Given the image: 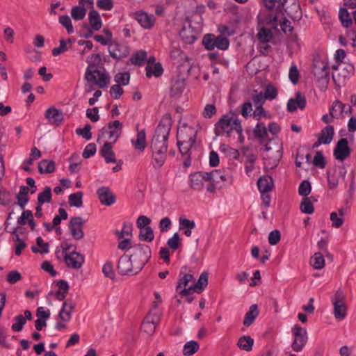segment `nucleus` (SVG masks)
Wrapping results in <instances>:
<instances>
[{"label":"nucleus","mask_w":356,"mask_h":356,"mask_svg":"<svg viewBox=\"0 0 356 356\" xmlns=\"http://www.w3.org/2000/svg\"><path fill=\"white\" fill-rule=\"evenodd\" d=\"M227 178L224 172L213 170L210 172H196L191 173L188 177V184L191 189L200 191L206 188L210 193H216L221 189Z\"/></svg>","instance_id":"f257e3e1"},{"label":"nucleus","mask_w":356,"mask_h":356,"mask_svg":"<svg viewBox=\"0 0 356 356\" xmlns=\"http://www.w3.org/2000/svg\"><path fill=\"white\" fill-rule=\"evenodd\" d=\"M196 135L195 129L186 124L178 127L177 144L182 156L199 154V145L195 140Z\"/></svg>","instance_id":"f03ea898"},{"label":"nucleus","mask_w":356,"mask_h":356,"mask_svg":"<svg viewBox=\"0 0 356 356\" xmlns=\"http://www.w3.org/2000/svg\"><path fill=\"white\" fill-rule=\"evenodd\" d=\"M286 1L287 0H263L268 12L259 15L260 22L274 30H279L278 20L284 15V6Z\"/></svg>","instance_id":"7ed1b4c3"},{"label":"nucleus","mask_w":356,"mask_h":356,"mask_svg":"<svg viewBox=\"0 0 356 356\" xmlns=\"http://www.w3.org/2000/svg\"><path fill=\"white\" fill-rule=\"evenodd\" d=\"M101 61L99 54H92L87 58L89 65L86 71L85 78L87 81L97 84L99 88H103L109 83V76L104 69L99 70L96 65Z\"/></svg>","instance_id":"20e7f679"},{"label":"nucleus","mask_w":356,"mask_h":356,"mask_svg":"<svg viewBox=\"0 0 356 356\" xmlns=\"http://www.w3.org/2000/svg\"><path fill=\"white\" fill-rule=\"evenodd\" d=\"M233 132L238 135L241 141L243 128L241 121L234 113H227L222 115L215 126V133L217 136L226 135L229 137Z\"/></svg>","instance_id":"39448f33"},{"label":"nucleus","mask_w":356,"mask_h":356,"mask_svg":"<svg viewBox=\"0 0 356 356\" xmlns=\"http://www.w3.org/2000/svg\"><path fill=\"white\" fill-rule=\"evenodd\" d=\"M170 130L169 126L161 124H159L150 145L152 154H163L167 152V140Z\"/></svg>","instance_id":"423d86ee"},{"label":"nucleus","mask_w":356,"mask_h":356,"mask_svg":"<svg viewBox=\"0 0 356 356\" xmlns=\"http://www.w3.org/2000/svg\"><path fill=\"white\" fill-rule=\"evenodd\" d=\"M134 266V273H138L151 257V249L147 245L138 244L132 247L130 255Z\"/></svg>","instance_id":"0eeeda50"},{"label":"nucleus","mask_w":356,"mask_h":356,"mask_svg":"<svg viewBox=\"0 0 356 356\" xmlns=\"http://www.w3.org/2000/svg\"><path fill=\"white\" fill-rule=\"evenodd\" d=\"M206 49L212 51L215 48L220 50H227L229 46V40L222 35H215L212 33L206 34L202 41Z\"/></svg>","instance_id":"6e6552de"},{"label":"nucleus","mask_w":356,"mask_h":356,"mask_svg":"<svg viewBox=\"0 0 356 356\" xmlns=\"http://www.w3.org/2000/svg\"><path fill=\"white\" fill-rule=\"evenodd\" d=\"M122 127V124L119 120H115L113 122L108 123L106 127L101 129L97 142L101 143V140L106 138L107 140L115 143L121 134Z\"/></svg>","instance_id":"1a4fd4ad"},{"label":"nucleus","mask_w":356,"mask_h":356,"mask_svg":"<svg viewBox=\"0 0 356 356\" xmlns=\"http://www.w3.org/2000/svg\"><path fill=\"white\" fill-rule=\"evenodd\" d=\"M346 295L341 290H337L333 297L332 302L334 306V316L337 320L341 321L347 315V306L345 302Z\"/></svg>","instance_id":"9d476101"},{"label":"nucleus","mask_w":356,"mask_h":356,"mask_svg":"<svg viewBox=\"0 0 356 356\" xmlns=\"http://www.w3.org/2000/svg\"><path fill=\"white\" fill-rule=\"evenodd\" d=\"M292 333L294 337V340L291 344V348L295 352H300L307 342L308 337L307 330L301 327L298 325H295L292 328Z\"/></svg>","instance_id":"9b49d317"},{"label":"nucleus","mask_w":356,"mask_h":356,"mask_svg":"<svg viewBox=\"0 0 356 356\" xmlns=\"http://www.w3.org/2000/svg\"><path fill=\"white\" fill-rule=\"evenodd\" d=\"M160 322V316L156 312H149L141 324V331L148 335H152Z\"/></svg>","instance_id":"f8f14e48"},{"label":"nucleus","mask_w":356,"mask_h":356,"mask_svg":"<svg viewBox=\"0 0 356 356\" xmlns=\"http://www.w3.org/2000/svg\"><path fill=\"white\" fill-rule=\"evenodd\" d=\"M312 72L318 81H321L323 83H327L330 69L326 63L323 60H315Z\"/></svg>","instance_id":"ddd939ff"},{"label":"nucleus","mask_w":356,"mask_h":356,"mask_svg":"<svg viewBox=\"0 0 356 356\" xmlns=\"http://www.w3.org/2000/svg\"><path fill=\"white\" fill-rule=\"evenodd\" d=\"M84 223L85 220L80 216L71 218L68 227L74 239L81 240L83 238V225Z\"/></svg>","instance_id":"4468645a"},{"label":"nucleus","mask_w":356,"mask_h":356,"mask_svg":"<svg viewBox=\"0 0 356 356\" xmlns=\"http://www.w3.org/2000/svg\"><path fill=\"white\" fill-rule=\"evenodd\" d=\"M131 16L143 28L145 29H151L156 21V18L154 15L148 14L143 10H138L133 13Z\"/></svg>","instance_id":"2eb2a0df"},{"label":"nucleus","mask_w":356,"mask_h":356,"mask_svg":"<svg viewBox=\"0 0 356 356\" xmlns=\"http://www.w3.org/2000/svg\"><path fill=\"white\" fill-rule=\"evenodd\" d=\"M63 259L66 266L72 269H79L83 264L85 259L83 255L74 250L69 254H65Z\"/></svg>","instance_id":"dca6fc26"},{"label":"nucleus","mask_w":356,"mask_h":356,"mask_svg":"<svg viewBox=\"0 0 356 356\" xmlns=\"http://www.w3.org/2000/svg\"><path fill=\"white\" fill-rule=\"evenodd\" d=\"M118 273L121 275H127L129 273H134V266L130 256L124 254L118 260L117 265Z\"/></svg>","instance_id":"f3484780"},{"label":"nucleus","mask_w":356,"mask_h":356,"mask_svg":"<svg viewBox=\"0 0 356 356\" xmlns=\"http://www.w3.org/2000/svg\"><path fill=\"white\" fill-rule=\"evenodd\" d=\"M334 134V127L331 125L326 126L321 130L318 140L312 145V148H317L321 144H329L332 141Z\"/></svg>","instance_id":"a211bd4d"},{"label":"nucleus","mask_w":356,"mask_h":356,"mask_svg":"<svg viewBox=\"0 0 356 356\" xmlns=\"http://www.w3.org/2000/svg\"><path fill=\"white\" fill-rule=\"evenodd\" d=\"M199 31L193 28L190 24L184 25L179 32V35L186 44H192L197 38Z\"/></svg>","instance_id":"6ab92c4d"},{"label":"nucleus","mask_w":356,"mask_h":356,"mask_svg":"<svg viewBox=\"0 0 356 356\" xmlns=\"http://www.w3.org/2000/svg\"><path fill=\"white\" fill-rule=\"evenodd\" d=\"M307 104L306 97L300 92H297L295 98H291L286 105L288 111L292 113L300 108L302 110L305 108Z\"/></svg>","instance_id":"aec40b11"},{"label":"nucleus","mask_w":356,"mask_h":356,"mask_svg":"<svg viewBox=\"0 0 356 356\" xmlns=\"http://www.w3.org/2000/svg\"><path fill=\"white\" fill-rule=\"evenodd\" d=\"M76 303L71 299L65 300L58 314V318L63 322H68L72 318V313L75 309Z\"/></svg>","instance_id":"412c9836"},{"label":"nucleus","mask_w":356,"mask_h":356,"mask_svg":"<svg viewBox=\"0 0 356 356\" xmlns=\"http://www.w3.org/2000/svg\"><path fill=\"white\" fill-rule=\"evenodd\" d=\"M97 193L100 202L104 205L110 206L115 202V196L108 187H100Z\"/></svg>","instance_id":"4be33fe9"},{"label":"nucleus","mask_w":356,"mask_h":356,"mask_svg":"<svg viewBox=\"0 0 356 356\" xmlns=\"http://www.w3.org/2000/svg\"><path fill=\"white\" fill-rule=\"evenodd\" d=\"M45 118L50 124L56 126L60 124L64 119L63 112L54 107H51L46 111Z\"/></svg>","instance_id":"5701e85b"},{"label":"nucleus","mask_w":356,"mask_h":356,"mask_svg":"<svg viewBox=\"0 0 356 356\" xmlns=\"http://www.w3.org/2000/svg\"><path fill=\"white\" fill-rule=\"evenodd\" d=\"M333 69L336 70L332 74V78L334 81H337V76L339 79L340 76L346 78L354 72V66L351 64H343L339 67L333 66Z\"/></svg>","instance_id":"b1692460"},{"label":"nucleus","mask_w":356,"mask_h":356,"mask_svg":"<svg viewBox=\"0 0 356 356\" xmlns=\"http://www.w3.org/2000/svg\"><path fill=\"white\" fill-rule=\"evenodd\" d=\"M110 56L115 59H121L126 57L129 51L128 48L122 44H115L109 47Z\"/></svg>","instance_id":"393cba45"},{"label":"nucleus","mask_w":356,"mask_h":356,"mask_svg":"<svg viewBox=\"0 0 356 356\" xmlns=\"http://www.w3.org/2000/svg\"><path fill=\"white\" fill-rule=\"evenodd\" d=\"M351 154V149L348 146L347 138H341L336 145L334 149V156H349Z\"/></svg>","instance_id":"a878e982"},{"label":"nucleus","mask_w":356,"mask_h":356,"mask_svg":"<svg viewBox=\"0 0 356 356\" xmlns=\"http://www.w3.org/2000/svg\"><path fill=\"white\" fill-rule=\"evenodd\" d=\"M346 107L347 104H343L339 100H336L332 103L330 108V111L332 116L337 119H339L344 117V113H347V111H346Z\"/></svg>","instance_id":"bb28decb"},{"label":"nucleus","mask_w":356,"mask_h":356,"mask_svg":"<svg viewBox=\"0 0 356 356\" xmlns=\"http://www.w3.org/2000/svg\"><path fill=\"white\" fill-rule=\"evenodd\" d=\"M258 189L260 192H269L274 188L273 179L270 176L261 177L257 181Z\"/></svg>","instance_id":"cd10ccee"},{"label":"nucleus","mask_w":356,"mask_h":356,"mask_svg":"<svg viewBox=\"0 0 356 356\" xmlns=\"http://www.w3.org/2000/svg\"><path fill=\"white\" fill-rule=\"evenodd\" d=\"M131 143L136 150L142 152L147 146L145 130L138 131L136 139H132Z\"/></svg>","instance_id":"c85d7f7f"},{"label":"nucleus","mask_w":356,"mask_h":356,"mask_svg":"<svg viewBox=\"0 0 356 356\" xmlns=\"http://www.w3.org/2000/svg\"><path fill=\"white\" fill-rule=\"evenodd\" d=\"M259 311L257 305H252L250 307L249 311L245 314L243 324L245 327L251 325L256 318L259 316Z\"/></svg>","instance_id":"c756f323"},{"label":"nucleus","mask_w":356,"mask_h":356,"mask_svg":"<svg viewBox=\"0 0 356 356\" xmlns=\"http://www.w3.org/2000/svg\"><path fill=\"white\" fill-rule=\"evenodd\" d=\"M30 189L28 186H22L19 188V192L17 194L16 198L17 200V204L22 209H24L26 204L29 200L28 193Z\"/></svg>","instance_id":"7c9ffc66"},{"label":"nucleus","mask_w":356,"mask_h":356,"mask_svg":"<svg viewBox=\"0 0 356 356\" xmlns=\"http://www.w3.org/2000/svg\"><path fill=\"white\" fill-rule=\"evenodd\" d=\"M317 200L311 196L310 197H303L300 205V211L304 213L312 214L314 211V207L312 202H316Z\"/></svg>","instance_id":"2f4dec72"},{"label":"nucleus","mask_w":356,"mask_h":356,"mask_svg":"<svg viewBox=\"0 0 356 356\" xmlns=\"http://www.w3.org/2000/svg\"><path fill=\"white\" fill-rule=\"evenodd\" d=\"M88 19L90 27L94 31L101 29L102 23L99 14L95 10H91L88 14Z\"/></svg>","instance_id":"473e14b6"},{"label":"nucleus","mask_w":356,"mask_h":356,"mask_svg":"<svg viewBox=\"0 0 356 356\" xmlns=\"http://www.w3.org/2000/svg\"><path fill=\"white\" fill-rule=\"evenodd\" d=\"M38 170L40 173H51L55 170V163L51 160L44 159L38 163Z\"/></svg>","instance_id":"72a5a7b5"},{"label":"nucleus","mask_w":356,"mask_h":356,"mask_svg":"<svg viewBox=\"0 0 356 356\" xmlns=\"http://www.w3.org/2000/svg\"><path fill=\"white\" fill-rule=\"evenodd\" d=\"M146 76L147 77H151L152 76H154L156 77L160 76L163 72V69L161 63H157L154 65H147L146 67Z\"/></svg>","instance_id":"f704fd0d"},{"label":"nucleus","mask_w":356,"mask_h":356,"mask_svg":"<svg viewBox=\"0 0 356 356\" xmlns=\"http://www.w3.org/2000/svg\"><path fill=\"white\" fill-rule=\"evenodd\" d=\"M180 229H186L184 234L186 236H191L192 234V229L195 227V223L193 220H190L187 218H180L179 220Z\"/></svg>","instance_id":"c9c22d12"},{"label":"nucleus","mask_w":356,"mask_h":356,"mask_svg":"<svg viewBox=\"0 0 356 356\" xmlns=\"http://www.w3.org/2000/svg\"><path fill=\"white\" fill-rule=\"evenodd\" d=\"M254 340L250 336L241 337L238 341V347L243 350L250 351L252 350Z\"/></svg>","instance_id":"e433bc0d"},{"label":"nucleus","mask_w":356,"mask_h":356,"mask_svg":"<svg viewBox=\"0 0 356 356\" xmlns=\"http://www.w3.org/2000/svg\"><path fill=\"white\" fill-rule=\"evenodd\" d=\"M209 274L207 272H203L200 275L198 280L193 285L197 289V293H200L207 287L208 284Z\"/></svg>","instance_id":"4c0bfd02"},{"label":"nucleus","mask_w":356,"mask_h":356,"mask_svg":"<svg viewBox=\"0 0 356 356\" xmlns=\"http://www.w3.org/2000/svg\"><path fill=\"white\" fill-rule=\"evenodd\" d=\"M339 19H340L342 25L344 27L348 28L352 25L353 20L347 10V9H346L344 8H340L339 12Z\"/></svg>","instance_id":"58836bf2"},{"label":"nucleus","mask_w":356,"mask_h":356,"mask_svg":"<svg viewBox=\"0 0 356 356\" xmlns=\"http://www.w3.org/2000/svg\"><path fill=\"white\" fill-rule=\"evenodd\" d=\"M170 55L172 59L177 62L185 58L183 51L179 48L177 42L172 43V49Z\"/></svg>","instance_id":"ea45409f"},{"label":"nucleus","mask_w":356,"mask_h":356,"mask_svg":"<svg viewBox=\"0 0 356 356\" xmlns=\"http://www.w3.org/2000/svg\"><path fill=\"white\" fill-rule=\"evenodd\" d=\"M200 348L199 343L195 341L187 342L184 346L183 353L184 355L191 356L195 354Z\"/></svg>","instance_id":"a19ab883"},{"label":"nucleus","mask_w":356,"mask_h":356,"mask_svg":"<svg viewBox=\"0 0 356 356\" xmlns=\"http://www.w3.org/2000/svg\"><path fill=\"white\" fill-rule=\"evenodd\" d=\"M83 195L82 192H77L69 195V204L70 206L75 207H81L83 205Z\"/></svg>","instance_id":"79ce46f5"},{"label":"nucleus","mask_w":356,"mask_h":356,"mask_svg":"<svg viewBox=\"0 0 356 356\" xmlns=\"http://www.w3.org/2000/svg\"><path fill=\"white\" fill-rule=\"evenodd\" d=\"M253 134L259 139H265L268 135V129L263 122H259L253 130Z\"/></svg>","instance_id":"37998d69"},{"label":"nucleus","mask_w":356,"mask_h":356,"mask_svg":"<svg viewBox=\"0 0 356 356\" xmlns=\"http://www.w3.org/2000/svg\"><path fill=\"white\" fill-rule=\"evenodd\" d=\"M51 188L47 186L44 188L42 193H40L38 195V202L39 204H43L45 202H50L51 201Z\"/></svg>","instance_id":"c03bdc74"},{"label":"nucleus","mask_w":356,"mask_h":356,"mask_svg":"<svg viewBox=\"0 0 356 356\" xmlns=\"http://www.w3.org/2000/svg\"><path fill=\"white\" fill-rule=\"evenodd\" d=\"M154 238V232L150 227L141 229L139 233V238L143 241L151 242Z\"/></svg>","instance_id":"a18cd8bd"},{"label":"nucleus","mask_w":356,"mask_h":356,"mask_svg":"<svg viewBox=\"0 0 356 356\" xmlns=\"http://www.w3.org/2000/svg\"><path fill=\"white\" fill-rule=\"evenodd\" d=\"M86 15V8L81 6H74L71 10V16L74 20H81Z\"/></svg>","instance_id":"49530a36"},{"label":"nucleus","mask_w":356,"mask_h":356,"mask_svg":"<svg viewBox=\"0 0 356 356\" xmlns=\"http://www.w3.org/2000/svg\"><path fill=\"white\" fill-rule=\"evenodd\" d=\"M147 53L145 51H139L135 53L130 58L132 64L141 65L145 63L146 60Z\"/></svg>","instance_id":"de8ad7c7"},{"label":"nucleus","mask_w":356,"mask_h":356,"mask_svg":"<svg viewBox=\"0 0 356 356\" xmlns=\"http://www.w3.org/2000/svg\"><path fill=\"white\" fill-rule=\"evenodd\" d=\"M58 22L62 26L65 28L68 34L74 33V27L72 23V20L68 15H61L59 17Z\"/></svg>","instance_id":"09e8293b"},{"label":"nucleus","mask_w":356,"mask_h":356,"mask_svg":"<svg viewBox=\"0 0 356 356\" xmlns=\"http://www.w3.org/2000/svg\"><path fill=\"white\" fill-rule=\"evenodd\" d=\"M257 36L261 42H268L271 41L273 38L271 30L266 28H261L259 31Z\"/></svg>","instance_id":"8fccbe9b"},{"label":"nucleus","mask_w":356,"mask_h":356,"mask_svg":"<svg viewBox=\"0 0 356 356\" xmlns=\"http://www.w3.org/2000/svg\"><path fill=\"white\" fill-rule=\"evenodd\" d=\"M194 280L193 276L191 274H185L183 277L179 279L178 283L176 287L177 293L184 288H186L188 284Z\"/></svg>","instance_id":"3c124183"},{"label":"nucleus","mask_w":356,"mask_h":356,"mask_svg":"<svg viewBox=\"0 0 356 356\" xmlns=\"http://www.w3.org/2000/svg\"><path fill=\"white\" fill-rule=\"evenodd\" d=\"M312 187L309 181L304 180L301 182L298 188V193L304 197H308L307 195L311 193Z\"/></svg>","instance_id":"603ef678"},{"label":"nucleus","mask_w":356,"mask_h":356,"mask_svg":"<svg viewBox=\"0 0 356 356\" xmlns=\"http://www.w3.org/2000/svg\"><path fill=\"white\" fill-rule=\"evenodd\" d=\"M168 246L172 250H176L181 245L180 236L178 233H175L167 241Z\"/></svg>","instance_id":"864d4df0"},{"label":"nucleus","mask_w":356,"mask_h":356,"mask_svg":"<svg viewBox=\"0 0 356 356\" xmlns=\"http://www.w3.org/2000/svg\"><path fill=\"white\" fill-rule=\"evenodd\" d=\"M314 263L312 264L315 269H321L325 266V259L322 253L316 252L313 257Z\"/></svg>","instance_id":"5fc2aeb1"},{"label":"nucleus","mask_w":356,"mask_h":356,"mask_svg":"<svg viewBox=\"0 0 356 356\" xmlns=\"http://www.w3.org/2000/svg\"><path fill=\"white\" fill-rule=\"evenodd\" d=\"M91 126L89 124L85 125V127L81 128H78L76 129V133L79 136H81L83 138L88 140L92 138V134L90 132Z\"/></svg>","instance_id":"6e6d98bb"},{"label":"nucleus","mask_w":356,"mask_h":356,"mask_svg":"<svg viewBox=\"0 0 356 356\" xmlns=\"http://www.w3.org/2000/svg\"><path fill=\"white\" fill-rule=\"evenodd\" d=\"M14 319L16 323L12 325V330L15 332H20L26 323V318L22 315H17Z\"/></svg>","instance_id":"4d7b16f0"},{"label":"nucleus","mask_w":356,"mask_h":356,"mask_svg":"<svg viewBox=\"0 0 356 356\" xmlns=\"http://www.w3.org/2000/svg\"><path fill=\"white\" fill-rule=\"evenodd\" d=\"M104 145L100 150L101 156H113L114 153L113 152V142H108L107 140L104 141Z\"/></svg>","instance_id":"13d9d810"},{"label":"nucleus","mask_w":356,"mask_h":356,"mask_svg":"<svg viewBox=\"0 0 356 356\" xmlns=\"http://www.w3.org/2000/svg\"><path fill=\"white\" fill-rule=\"evenodd\" d=\"M280 162V159L274 157H264V165L266 170L274 169Z\"/></svg>","instance_id":"bf43d9fd"},{"label":"nucleus","mask_w":356,"mask_h":356,"mask_svg":"<svg viewBox=\"0 0 356 356\" xmlns=\"http://www.w3.org/2000/svg\"><path fill=\"white\" fill-rule=\"evenodd\" d=\"M102 272L104 275L111 280H114L115 273L113 272V265L111 261H107L104 264L102 268Z\"/></svg>","instance_id":"052dcab7"},{"label":"nucleus","mask_w":356,"mask_h":356,"mask_svg":"<svg viewBox=\"0 0 356 356\" xmlns=\"http://www.w3.org/2000/svg\"><path fill=\"white\" fill-rule=\"evenodd\" d=\"M11 202V194L9 191L2 188L0 190V204L3 206H7Z\"/></svg>","instance_id":"680f3d73"},{"label":"nucleus","mask_w":356,"mask_h":356,"mask_svg":"<svg viewBox=\"0 0 356 356\" xmlns=\"http://www.w3.org/2000/svg\"><path fill=\"white\" fill-rule=\"evenodd\" d=\"M69 49L67 46V42L64 39L60 40V45L58 47H56L52 50V54L54 56H57L65 51H67Z\"/></svg>","instance_id":"e2e57ef3"},{"label":"nucleus","mask_w":356,"mask_h":356,"mask_svg":"<svg viewBox=\"0 0 356 356\" xmlns=\"http://www.w3.org/2000/svg\"><path fill=\"white\" fill-rule=\"evenodd\" d=\"M22 278V276L20 273L17 270H12L8 273L6 281L10 284H14L17 282L21 280Z\"/></svg>","instance_id":"0e129e2a"},{"label":"nucleus","mask_w":356,"mask_h":356,"mask_svg":"<svg viewBox=\"0 0 356 356\" xmlns=\"http://www.w3.org/2000/svg\"><path fill=\"white\" fill-rule=\"evenodd\" d=\"M58 215H56L53 219V225L54 227H57L61 222L62 219L66 220L68 217L67 211L63 208L58 209Z\"/></svg>","instance_id":"69168bd1"},{"label":"nucleus","mask_w":356,"mask_h":356,"mask_svg":"<svg viewBox=\"0 0 356 356\" xmlns=\"http://www.w3.org/2000/svg\"><path fill=\"white\" fill-rule=\"evenodd\" d=\"M280 29L286 33L287 31H291L292 27L291 26V22L284 17V15L280 17L278 20V27Z\"/></svg>","instance_id":"338daca9"},{"label":"nucleus","mask_w":356,"mask_h":356,"mask_svg":"<svg viewBox=\"0 0 356 356\" xmlns=\"http://www.w3.org/2000/svg\"><path fill=\"white\" fill-rule=\"evenodd\" d=\"M33 213L31 210H25L22 212L21 216L17 218V223L19 225H24L28 223L29 220L32 218Z\"/></svg>","instance_id":"774afa93"}]
</instances>
